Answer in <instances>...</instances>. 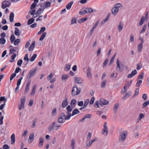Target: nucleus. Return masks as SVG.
Wrapping results in <instances>:
<instances>
[{"label": "nucleus", "mask_w": 149, "mask_h": 149, "mask_svg": "<svg viewBox=\"0 0 149 149\" xmlns=\"http://www.w3.org/2000/svg\"><path fill=\"white\" fill-rule=\"evenodd\" d=\"M108 130L107 126V123L105 122L104 124V128L102 131V134H104L105 136H107L108 134Z\"/></svg>", "instance_id": "0eeeda50"}, {"label": "nucleus", "mask_w": 149, "mask_h": 149, "mask_svg": "<svg viewBox=\"0 0 149 149\" xmlns=\"http://www.w3.org/2000/svg\"><path fill=\"white\" fill-rule=\"evenodd\" d=\"M139 93V88H136V89L134 94L133 95L132 97H134L135 96H137L138 95Z\"/></svg>", "instance_id": "79ce46f5"}, {"label": "nucleus", "mask_w": 149, "mask_h": 149, "mask_svg": "<svg viewBox=\"0 0 149 149\" xmlns=\"http://www.w3.org/2000/svg\"><path fill=\"white\" fill-rule=\"evenodd\" d=\"M119 103H117L114 105L113 108V110L115 111L116 112L117 111V109L119 107Z\"/></svg>", "instance_id": "09e8293b"}, {"label": "nucleus", "mask_w": 149, "mask_h": 149, "mask_svg": "<svg viewBox=\"0 0 149 149\" xmlns=\"http://www.w3.org/2000/svg\"><path fill=\"white\" fill-rule=\"evenodd\" d=\"M56 108H54L52 111V116H55L56 115Z\"/></svg>", "instance_id": "e2e57ef3"}, {"label": "nucleus", "mask_w": 149, "mask_h": 149, "mask_svg": "<svg viewBox=\"0 0 149 149\" xmlns=\"http://www.w3.org/2000/svg\"><path fill=\"white\" fill-rule=\"evenodd\" d=\"M37 56V55L36 54H34L30 59L31 61L33 62L34 61L36 57Z\"/></svg>", "instance_id": "49530a36"}, {"label": "nucleus", "mask_w": 149, "mask_h": 149, "mask_svg": "<svg viewBox=\"0 0 149 149\" xmlns=\"http://www.w3.org/2000/svg\"><path fill=\"white\" fill-rule=\"evenodd\" d=\"M11 143L12 144H14L15 142V136L14 134H12L11 137Z\"/></svg>", "instance_id": "4be33fe9"}, {"label": "nucleus", "mask_w": 149, "mask_h": 149, "mask_svg": "<svg viewBox=\"0 0 149 149\" xmlns=\"http://www.w3.org/2000/svg\"><path fill=\"white\" fill-rule=\"evenodd\" d=\"M69 119L67 118V115L65 116L64 113H62L58 118V121L59 123H63L65 122V120Z\"/></svg>", "instance_id": "39448f33"}, {"label": "nucleus", "mask_w": 149, "mask_h": 149, "mask_svg": "<svg viewBox=\"0 0 149 149\" xmlns=\"http://www.w3.org/2000/svg\"><path fill=\"white\" fill-rule=\"evenodd\" d=\"M137 74V72L136 70L132 71L130 74H129L127 76V77L128 78H131L133 76H134Z\"/></svg>", "instance_id": "dca6fc26"}, {"label": "nucleus", "mask_w": 149, "mask_h": 149, "mask_svg": "<svg viewBox=\"0 0 149 149\" xmlns=\"http://www.w3.org/2000/svg\"><path fill=\"white\" fill-rule=\"evenodd\" d=\"M36 42L35 41H33L31 45L29 47V50L30 51H31L35 47V44Z\"/></svg>", "instance_id": "c85d7f7f"}, {"label": "nucleus", "mask_w": 149, "mask_h": 149, "mask_svg": "<svg viewBox=\"0 0 149 149\" xmlns=\"http://www.w3.org/2000/svg\"><path fill=\"white\" fill-rule=\"evenodd\" d=\"M37 118H34L33 120L32 125V127L34 128L36 126V123L37 121Z\"/></svg>", "instance_id": "3c124183"}, {"label": "nucleus", "mask_w": 149, "mask_h": 149, "mask_svg": "<svg viewBox=\"0 0 149 149\" xmlns=\"http://www.w3.org/2000/svg\"><path fill=\"white\" fill-rule=\"evenodd\" d=\"M87 75L89 78H91L92 77L91 69L88 67L87 69Z\"/></svg>", "instance_id": "aec40b11"}, {"label": "nucleus", "mask_w": 149, "mask_h": 149, "mask_svg": "<svg viewBox=\"0 0 149 149\" xmlns=\"http://www.w3.org/2000/svg\"><path fill=\"white\" fill-rule=\"evenodd\" d=\"M36 5V3H33L31 6L30 9L32 10L34 8Z\"/></svg>", "instance_id": "0e129e2a"}, {"label": "nucleus", "mask_w": 149, "mask_h": 149, "mask_svg": "<svg viewBox=\"0 0 149 149\" xmlns=\"http://www.w3.org/2000/svg\"><path fill=\"white\" fill-rule=\"evenodd\" d=\"M22 78H23V77H21V78L20 79H19L18 80V81H17V86H20V85L21 83L22 80Z\"/></svg>", "instance_id": "680f3d73"}, {"label": "nucleus", "mask_w": 149, "mask_h": 149, "mask_svg": "<svg viewBox=\"0 0 149 149\" xmlns=\"http://www.w3.org/2000/svg\"><path fill=\"white\" fill-rule=\"evenodd\" d=\"M26 98L25 97H22L21 99V103L23 104H24V103L25 102Z\"/></svg>", "instance_id": "bf43d9fd"}, {"label": "nucleus", "mask_w": 149, "mask_h": 149, "mask_svg": "<svg viewBox=\"0 0 149 149\" xmlns=\"http://www.w3.org/2000/svg\"><path fill=\"white\" fill-rule=\"evenodd\" d=\"M73 1L69 2L68 4H67L66 6V8L68 10H70L71 7L72 5L73 4Z\"/></svg>", "instance_id": "c756f323"}, {"label": "nucleus", "mask_w": 149, "mask_h": 149, "mask_svg": "<svg viewBox=\"0 0 149 149\" xmlns=\"http://www.w3.org/2000/svg\"><path fill=\"white\" fill-rule=\"evenodd\" d=\"M87 20V17H85V18H82L78 20V22L79 23H81L86 21Z\"/></svg>", "instance_id": "37998d69"}, {"label": "nucleus", "mask_w": 149, "mask_h": 149, "mask_svg": "<svg viewBox=\"0 0 149 149\" xmlns=\"http://www.w3.org/2000/svg\"><path fill=\"white\" fill-rule=\"evenodd\" d=\"M43 139L42 137H40L39 138V142L38 143V146L40 148H42L43 146Z\"/></svg>", "instance_id": "412c9836"}, {"label": "nucleus", "mask_w": 149, "mask_h": 149, "mask_svg": "<svg viewBox=\"0 0 149 149\" xmlns=\"http://www.w3.org/2000/svg\"><path fill=\"white\" fill-rule=\"evenodd\" d=\"M79 113V111L77 109H75L72 111L71 116H74L77 114Z\"/></svg>", "instance_id": "cd10ccee"}, {"label": "nucleus", "mask_w": 149, "mask_h": 149, "mask_svg": "<svg viewBox=\"0 0 149 149\" xmlns=\"http://www.w3.org/2000/svg\"><path fill=\"white\" fill-rule=\"evenodd\" d=\"M14 15L13 13H10V16H9V19L10 21L11 22H13V18L14 17Z\"/></svg>", "instance_id": "4c0bfd02"}, {"label": "nucleus", "mask_w": 149, "mask_h": 149, "mask_svg": "<svg viewBox=\"0 0 149 149\" xmlns=\"http://www.w3.org/2000/svg\"><path fill=\"white\" fill-rule=\"evenodd\" d=\"M85 118H90L92 117V115L90 114H88L85 115L84 116Z\"/></svg>", "instance_id": "052dcab7"}, {"label": "nucleus", "mask_w": 149, "mask_h": 149, "mask_svg": "<svg viewBox=\"0 0 149 149\" xmlns=\"http://www.w3.org/2000/svg\"><path fill=\"white\" fill-rule=\"evenodd\" d=\"M123 26V22H119V25L118 26V29L119 32H120L122 30Z\"/></svg>", "instance_id": "5701e85b"}, {"label": "nucleus", "mask_w": 149, "mask_h": 149, "mask_svg": "<svg viewBox=\"0 0 149 149\" xmlns=\"http://www.w3.org/2000/svg\"><path fill=\"white\" fill-rule=\"evenodd\" d=\"M75 143V141L74 139H72L71 141L70 144L71 147L72 148V149H74V145Z\"/></svg>", "instance_id": "473e14b6"}, {"label": "nucleus", "mask_w": 149, "mask_h": 149, "mask_svg": "<svg viewBox=\"0 0 149 149\" xmlns=\"http://www.w3.org/2000/svg\"><path fill=\"white\" fill-rule=\"evenodd\" d=\"M81 91L80 88L78 89L76 86L74 87L72 90L71 92V95L72 96L79 95Z\"/></svg>", "instance_id": "20e7f679"}, {"label": "nucleus", "mask_w": 149, "mask_h": 149, "mask_svg": "<svg viewBox=\"0 0 149 149\" xmlns=\"http://www.w3.org/2000/svg\"><path fill=\"white\" fill-rule=\"evenodd\" d=\"M61 126L58 122H54L49 126L48 129L49 132H52L54 130L56 131L59 130Z\"/></svg>", "instance_id": "f257e3e1"}, {"label": "nucleus", "mask_w": 149, "mask_h": 149, "mask_svg": "<svg viewBox=\"0 0 149 149\" xmlns=\"http://www.w3.org/2000/svg\"><path fill=\"white\" fill-rule=\"evenodd\" d=\"M146 27H147L146 24L144 25L142 27V29L139 32L140 34H141L142 33H144L145 32V30H146Z\"/></svg>", "instance_id": "f704fd0d"}, {"label": "nucleus", "mask_w": 149, "mask_h": 149, "mask_svg": "<svg viewBox=\"0 0 149 149\" xmlns=\"http://www.w3.org/2000/svg\"><path fill=\"white\" fill-rule=\"evenodd\" d=\"M148 12L146 14L145 16H142L141 17L140 21L138 24V26H142L144 23V22L145 21H147L148 19Z\"/></svg>", "instance_id": "7ed1b4c3"}, {"label": "nucleus", "mask_w": 149, "mask_h": 149, "mask_svg": "<svg viewBox=\"0 0 149 149\" xmlns=\"http://www.w3.org/2000/svg\"><path fill=\"white\" fill-rule=\"evenodd\" d=\"M69 77L68 75L63 74L62 76V80L66 81Z\"/></svg>", "instance_id": "ea45409f"}, {"label": "nucleus", "mask_w": 149, "mask_h": 149, "mask_svg": "<svg viewBox=\"0 0 149 149\" xmlns=\"http://www.w3.org/2000/svg\"><path fill=\"white\" fill-rule=\"evenodd\" d=\"M144 73L143 72H142L141 74L138 76V79H143Z\"/></svg>", "instance_id": "603ef678"}, {"label": "nucleus", "mask_w": 149, "mask_h": 149, "mask_svg": "<svg viewBox=\"0 0 149 149\" xmlns=\"http://www.w3.org/2000/svg\"><path fill=\"white\" fill-rule=\"evenodd\" d=\"M47 34V33L46 32H45L43 33L41 35V36L40 39H39V40L40 41H42L44 38L45 37L46 35Z\"/></svg>", "instance_id": "e433bc0d"}, {"label": "nucleus", "mask_w": 149, "mask_h": 149, "mask_svg": "<svg viewBox=\"0 0 149 149\" xmlns=\"http://www.w3.org/2000/svg\"><path fill=\"white\" fill-rule=\"evenodd\" d=\"M76 102V101L75 100H72L71 102V106H74Z\"/></svg>", "instance_id": "69168bd1"}, {"label": "nucleus", "mask_w": 149, "mask_h": 149, "mask_svg": "<svg viewBox=\"0 0 149 149\" xmlns=\"http://www.w3.org/2000/svg\"><path fill=\"white\" fill-rule=\"evenodd\" d=\"M99 102L98 101H96L94 105L95 107L98 108L99 107Z\"/></svg>", "instance_id": "338daca9"}, {"label": "nucleus", "mask_w": 149, "mask_h": 149, "mask_svg": "<svg viewBox=\"0 0 149 149\" xmlns=\"http://www.w3.org/2000/svg\"><path fill=\"white\" fill-rule=\"evenodd\" d=\"M118 10V9L114 7L111 9V12L112 14L113 15L116 16L117 14Z\"/></svg>", "instance_id": "a211bd4d"}, {"label": "nucleus", "mask_w": 149, "mask_h": 149, "mask_svg": "<svg viewBox=\"0 0 149 149\" xmlns=\"http://www.w3.org/2000/svg\"><path fill=\"white\" fill-rule=\"evenodd\" d=\"M31 84V81H28L27 83L24 91V93H26L29 90V86Z\"/></svg>", "instance_id": "f3484780"}, {"label": "nucleus", "mask_w": 149, "mask_h": 149, "mask_svg": "<svg viewBox=\"0 0 149 149\" xmlns=\"http://www.w3.org/2000/svg\"><path fill=\"white\" fill-rule=\"evenodd\" d=\"M45 9V8H43L42 9L40 8L38 9V10L36 13V17H37L38 15H40L41 14Z\"/></svg>", "instance_id": "b1692460"}, {"label": "nucleus", "mask_w": 149, "mask_h": 149, "mask_svg": "<svg viewBox=\"0 0 149 149\" xmlns=\"http://www.w3.org/2000/svg\"><path fill=\"white\" fill-rule=\"evenodd\" d=\"M6 42L5 39L3 38H0V43L1 44H4Z\"/></svg>", "instance_id": "8fccbe9b"}, {"label": "nucleus", "mask_w": 149, "mask_h": 149, "mask_svg": "<svg viewBox=\"0 0 149 149\" xmlns=\"http://www.w3.org/2000/svg\"><path fill=\"white\" fill-rule=\"evenodd\" d=\"M37 70V68L31 69L29 72V73L27 76V78L29 79L32 77L35 74Z\"/></svg>", "instance_id": "6e6552de"}, {"label": "nucleus", "mask_w": 149, "mask_h": 149, "mask_svg": "<svg viewBox=\"0 0 149 149\" xmlns=\"http://www.w3.org/2000/svg\"><path fill=\"white\" fill-rule=\"evenodd\" d=\"M71 65L66 64L65 65L64 69L67 71H68L70 69Z\"/></svg>", "instance_id": "2f4dec72"}, {"label": "nucleus", "mask_w": 149, "mask_h": 149, "mask_svg": "<svg viewBox=\"0 0 149 149\" xmlns=\"http://www.w3.org/2000/svg\"><path fill=\"white\" fill-rule=\"evenodd\" d=\"M91 133L90 132H89L87 136V141H89L90 140L91 137Z\"/></svg>", "instance_id": "864d4df0"}, {"label": "nucleus", "mask_w": 149, "mask_h": 149, "mask_svg": "<svg viewBox=\"0 0 149 149\" xmlns=\"http://www.w3.org/2000/svg\"><path fill=\"white\" fill-rule=\"evenodd\" d=\"M95 100V98L94 97H93L91 99L90 101V104L91 105L93 104Z\"/></svg>", "instance_id": "13d9d810"}, {"label": "nucleus", "mask_w": 149, "mask_h": 149, "mask_svg": "<svg viewBox=\"0 0 149 149\" xmlns=\"http://www.w3.org/2000/svg\"><path fill=\"white\" fill-rule=\"evenodd\" d=\"M20 42V40L19 39H17L14 42V44L15 45H18V44Z\"/></svg>", "instance_id": "6e6d98bb"}, {"label": "nucleus", "mask_w": 149, "mask_h": 149, "mask_svg": "<svg viewBox=\"0 0 149 149\" xmlns=\"http://www.w3.org/2000/svg\"><path fill=\"white\" fill-rule=\"evenodd\" d=\"M94 29L92 28L91 29L88 33V35L90 36H91L93 34V33L94 31Z\"/></svg>", "instance_id": "4d7b16f0"}, {"label": "nucleus", "mask_w": 149, "mask_h": 149, "mask_svg": "<svg viewBox=\"0 0 149 149\" xmlns=\"http://www.w3.org/2000/svg\"><path fill=\"white\" fill-rule=\"evenodd\" d=\"M11 4V2L9 1L5 0L2 3L1 7L3 9H5L6 8L10 7Z\"/></svg>", "instance_id": "1a4fd4ad"}, {"label": "nucleus", "mask_w": 149, "mask_h": 149, "mask_svg": "<svg viewBox=\"0 0 149 149\" xmlns=\"http://www.w3.org/2000/svg\"><path fill=\"white\" fill-rule=\"evenodd\" d=\"M143 47V44L140 43L139 44L137 47V50L139 53H140L141 52V50Z\"/></svg>", "instance_id": "bb28decb"}, {"label": "nucleus", "mask_w": 149, "mask_h": 149, "mask_svg": "<svg viewBox=\"0 0 149 149\" xmlns=\"http://www.w3.org/2000/svg\"><path fill=\"white\" fill-rule=\"evenodd\" d=\"M34 21V19L33 18H31L29 19L27 22V24L30 25L33 23Z\"/></svg>", "instance_id": "de8ad7c7"}, {"label": "nucleus", "mask_w": 149, "mask_h": 149, "mask_svg": "<svg viewBox=\"0 0 149 149\" xmlns=\"http://www.w3.org/2000/svg\"><path fill=\"white\" fill-rule=\"evenodd\" d=\"M20 32L19 29L17 27L15 28V35L19 36L20 35Z\"/></svg>", "instance_id": "7c9ffc66"}, {"label": "nucleus", "mask_w": 149, "mask_h": 149, "mask_svg": "<svg viewBox=\"0 0 149 149\" xmlns=\"http://www.w3.org/2000/svg\"><path fill=\"white\" fill-rule=\"evenodd\" d=\"M123 7V6L122 5L119 3H116L114 5V7L118 9L119 8H122Z\"/></svg>", "instance_id": "72a5a7b5"}, {"label": "nucleus", "mask_w": 149, "mask_h": 149, "mask_svg": "<svg viewBox=\"0 0 149 149\" xmlns=\"http://www.w3.org/2000/svg\"><path fill=\"white\" fill-rule=\"evenodd\" d=\"M45 5L44 7L45 8L47 9L51 6V3L49 2H45Z\"/></svg>", "instance_id": "c9c22d12"}, {"label": "nucleus", "mask_w": 149, "mask_h": 149, "mask_svg": "<svg viewBox=\"0 0 149 149\" xmlns=\"http://www.w3.org/2000/svg\"><path fill=\"white\" fill-rule=\"evenodd\" d=\"M145 116V114H143L142 113H140L139 115V117L137 119V120L138 121H139L141 119H142L143 118H144Z\"/></svg>", "instance_id": "a19ab883"}, {"label": "nucleus", "mask_w": 149, "mask_h": 149, "mask_svg": "<svg viewBox=\"0 0 149 149\" xmlns=\"http://www.w3.org/2000/svg\"><path fill=\"white\" fill-rule=\"evenodd\" d=\"M127 134V131L124 130L122 131L120 134L119 141L120 143H123L126 139Z\"/></svg>", "instance_id": "f03ea898"}, {"label": "nucleus", "mask_w": 149, "mask_h": 149, "mask_svg": "<svg viewBox=\"0 0 149 149\" xmlns=\"http://www.w3.org/2000/svg\"><path fill=\"white\" fill-rule=\"evenodd\" d=\"M116 70L118 72H120L121 69H120V63L119 62V61L118 59H117V61L116 62Z\"/></svg>", "instance_id": "4468645a"}, {"label": "nucleus", "mask_w": 149, "mask_h": 149, "mask_svg": "<svg viewBox=\"0 0 149 149\" xmlns=\"http://www.w3.org/2000/svg\"><path fill=\"white\" fill-rule=\"evenodd\" d=\"M109 103L108 101L103 98L101 99L99 101V104L101 106L108 104Z\"/></svg>", "instance_id": "9b49d317"}, {"label": "nucleus", "mask_w": 149, "mask_h": 149, "mask_svg": "<svg viewBox=\"0 0 149 149\" xmlns=\"http://www.w3.org/2000/svg\"><path fill=\"white\" fill-rule=\"evenodd\" d=\"M149 104V100L145 102L142 104V108L144 109Z\"/></svg>", "instance_id": "58836bf2"}, {"label": "nucleus", "mask_w": 149, "mask_h": 149, "mask_svg": "<svg viewBox=\"0 0 149 149\" xmlns=\"http://www.w3.org/2000/svg\"><path fill=\"white\" fill-rule=\"evenodd\" d=\"M107 81V80H104L102 82V83L101 84V87H102V88H104V87L106 85Z\"/></svg>", "instance_id": "a18cd8bd"}, {"label": "nucleus", "mask_w": 149, "mask_h": 149, "mask_svg": "<svg viewBox=\"0 0 149 149\" xmlns=\"http://www.w3.org/2000/svg\"><path fill=\"white\" fill-rule=\"evenodd\" d=\"M74 79L75 82L78 84H81L83 81V79L80 77H76Z\"/></svg>", "instance_id": "2eb2a0df"}, {"label": "nucleus", "mask_w": 149, "mask_h": 149, "mask_svg": "<svg viewBox=\"0 0 149 149\" xmlns=\"http://www.w3.org/2000/svg\"><path fill=\"white\" fill-rule=\"evenodd\" d=\"M132 92L131 91H129L128 93H126L122 98V99L125 100L129 97L132 94Z\"/></svg>", "instance_id": "ddd939ff"}, {"label": "nucleus", "mask_w": 149, "mask_h": 149, "mask_svg": "<svg viewBox=\"0 0 149 149\" xmlns=\"http://www.w3.org/2000/svg\"><path fill=\"white\" fill-rule=\"evenodd\" d=\"M45 29H46V28L45 27H41L40 28V31L38 33V35L40 34L41 33L43 32L44 31H45Z\"/></svg>", "instance_id": "c03bdc74"}, {"label": "nucleus", "mask_w": 149, "mask_h": 149, "mask_svg": "<svg viewBox=\"0 0 149 149\" xmlns=\"http://www.w3.org/2000/svg\"><path fill=\"white\" fill-rule=\"evenodd\" d=\"M97 138H95L94 140L91 141L90 140L89 141H87L86 143V145L87 146H90L94 142L96 139Z\"/></svg>", "instance_id": "6ab92c4d"}, {"label": "nucleus", "mask_w": 149, "mask_h": 149, "mask_svg": "<svg viewBox=\"0 0 149 149\" xmlns=\"http://www.w3.org/2000/svg\"><path fill=\"white\" fill-rule=\"evenodd\" d=\"M72 109L73 108L72 107V106L70 105H68L66 108L67 111L66 115L68 119H70L71 116V114L70 112L72 111Z\"/></svg>", "instance_id": "423d86ee"}, {"label": "nucleus", "mask_w": 149, "mask_h": 149, "mask_svg": "<svg viewBox=\"0 0 149 149\" xmlns=\"http://www.w3.org/2000/svg\"><path fill=\"white\" fill-rule=\"evenodd\" d=\"M15 39V37L14 35H11L10 38V40L12 43Z\"/></svg>", "instance_id": "774afa93"}, {"label": "nucleus", "mask_w": 149, "mask_h": 149, "mask_svg": "<svg viewBox=\"0 0 149 149\" xmlns=\"http://www.w3.org/2000/svg\"><path fill=\"white\" fill-rule=\"evenodd\" d=\"M142 67V65L141 63H138L137 64L136 69L140 70Z\"/></svg>", "instance_id": "5fc2aeb1"}, {"label": "nucleus", "mask_w": 149, "mask_h": 149, "mask_svg": "<svg viewBox=\"0 0 149 149\" xmlns=\"http://www.w3.org/2000/svg\"><path fill=\"white\" fill-rule=\"evenodd\" d=\"M132 81L131 80L125 85L123 87V89H124V91H123V90H122V92H121V93H124L127 90V88H128L130 86L131 84Z\"/></svg>", "instance_id": "9d476101"}, {"label": "nucleus", "mask_w": 149, "mask_h": 149, "mask_svg": "<svg viewBox=\"0 0 149 149\" xmlns=\"http://www.w3.org/2000/svg\"><path fill=\"white\" fill-rule=\"evenodd\" d=\"M34 138V133L32 132L29 135V138L28 140V141L29 143H31L33 141Z\"/></svg>", "instance_id": "f8f14e48"}, {"label": "nucleus", "mask_w": 149, "mask_h": 149, "mask_svg": "<svg viewBox=\"0 0 149 149\" xmlns=\"http://www.w3.org/2000/svg\"><path fill=\"white\" fill-rule=\"evenodd\" d=\"M68 104V102L67 99L63 100L62 104V107L63 108H65L67 106Z\"/></svg>", "instance_id": "393cba45"}, {"label": "nucleus", "mask_w": 149, "mask_h": 149, "mask_svg": "<svg viewBox=\"0 0 149 149\" xmlns=\"http://www.w3.org/2000/svg\"><path fill=\"white\" fill-rule=\"evenodd\" d=\"M36 85H33L32 87V91L31 93V95L33 96L34 95L36 91Z\"/></svg>", "instance_id": "a878e982"}]
</instances>
